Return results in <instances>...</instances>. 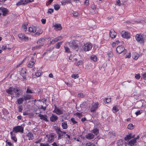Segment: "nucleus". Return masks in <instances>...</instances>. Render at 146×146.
Segmentation results:
<instances>
[{"label": "nucleus", "mask_w": 146, "mask_h": 146, "mask_svg": "<svg viewBox=\"0 0 146 146\" xmlns=\"http://www.w3.org/2000/svg\"><path fill=\"white\" fill-rule=\"evenodd\" d=\"M135 77V78L137 79H139L140 78V74H136Z\"/></svg>", "instance_id": "obj_60"}, {"label": "nucleus", "mask_w": 146, "mask_h": 146, "mask_svg": "<svg viewBox=\"0 0 146 146\" xmlns=\"http://www.w3.org/2000/svg\"><path fill=\"white\" fill-rule=\"evenodd\" d=\"M54 11V10L53 9L50 8L48 9V11L47 12V13H48L51 14L53 13Z\"/></svg>", "instance_id": "obj_49"}, {"label": "nucleus", "mask_w": 146, "mask_h": 146, "mask_svg": "<svg viewBox=\"0 0 146 146\" xmlns=\"http://www.w3.org/2000/svg\"><path fill=\"white\" fill-rule=\"evenodd\" d=\"M41 74L40 72H37L35 73V75L37 77H39L41 75Z\"/></svg>", "instance_id": "obj_54"}, {"label": "nucleus", "mask_w": 146, "mask_h": 146, "mask_svg": "<svg viewBox=\"0 0 146 146\" xmlns=\"http://www.w3.org/2000/svg\"><path fill=\"white\" fill-rule=\"evenodd\" d=\"M122 36L125 38L129 39L130 38V35L128 32L125 31H122V33H121Z\"/></svg>", "instance_id": "obj_10"}, {"label": "nucleus", "mask_w": 146, "mask_h": 146, "mask_svg": "<svg viewBox=\"0 0 146 146\" xmlns=\"http://www.w3.org/2000/svg\"><path fill=\"white\" fill-rule=\"evenodd\" d=\"M72 14L73 15L74 17H77L78 15V13L76 12V11H73L72 13Z\"/></svg>", "instance_id": "obj_56"}, {"label": "nucleus", "mask_w": 146, "mask_h": 146, "mask_svg": "<svg viewBox=\"0 0 146 146\" xmlns=\"http://www.w3.org/2000/svg\"><path fill=\"white\" fill-rule=\"evenodd\" d=\"M117 143L118 145H119L122 144H123V141L122 139H120L117 142Z\"/></svg>", "instance_id": "obj_46"}, {"label": "nucleus", "mask_w": 146, "mask_h": 146, "mask_svg": "<svg viewBox=\"0 0 146 146\" xmlns=\"http://www.w3.org/2000/svg\"><path fill=\"white\" fill-rule=\"evenodd\" d=\"M137 41L139 42L141 44H143L144 43L143 36L141 35L137 34L135 36Z\"/></svg>", "instance_id": "obj_6"}, {"label": "nucleus", "mask_w": 146, "mask_h": 146, "mask_svg": "<svg viewBox=\"0 0 146 146\" xmlns=\"http://www.w3.org/2000/svg\"><path fill=\"white\" fill-rule=\"evenodd\" d=\"M48 138V141L50 143H52L54 141V139L57 137L56 135L54 133H51L46 135Z\"/></svg>", "instance_id": "obj_3"}, {"label": "nucleus", "mask_w": 146, "mask_h": 146, "mask_svg": "<svg viewBox=\"0 0 146 146\" xmlns=\"http://www.w3.org/2000/svg\"><path fill=\"white\" fill-rule=\"evenodd\" d=\"M76 115H77L79 116V117H82V114L81 113H79V112H77L76 113Z\"/></svg>", "instance_id": "obj_57"}, {"label": "nucleus", "mask_w": 146, "mask_h": 146, "mask_svg": "<svg viewBox=\"0 0 146 146\" xmlns=\"http://www.w3.org/2000/svg\"><path fill=\"white\" fill-rule=\"evenodd\" d=\"M63 41L60 42L56 44V48L57 49L59 48L60 46L63 43Z\"/></svg>", "instance_id": "obj_31"}, {"label": "nucleus", "mask_w": 146, "mask_h": 146, "mask_svg": "<svg viewBox=\"0 0 146 146\" xmlns=\"http://www.w3.org/2000/svg\"><path fill=\"white\" fill-rule=\"evenodd\" d=\"M64 48L65 50V52H66L69 53L71 52L69 48H68V47L65 46H64Z\"/></svg>", "instance_id": "obj_37"}, {"label": "nucleus", "mask_w": 146, "mask_h": 146, "mask_svg": "<svg viewBox=\"0 0 146 146\" xmlns=\"http://www.w3.org/2000/svg\"><path fill=\"white\" fill-rule=\"evenodd\" d=\"M88 105L87 103L86 102H84L82 104H80V107L81 108H85Z\"/></svg>", "instance_id": "obj_34"}, {"label": "nucleus", "mask_w": 146, "mask_h": 146, "mask_svg": "<svg viewBox=\"0 0 146 146\" xmlns=\"http://www.w3.org/2000/svg\"><path fill=\"white\" fill-rule=\"evenodd\" d=\"M92 133H94L96 135H98L99 133V130L96 128L91 131Z\"/></svg>", "instance_id": "obj_22"}, {"label": "nucleus", "mask_w": 146, "mask_h": 146, "mask_svg": "<svg viewBox=\"0 0 146 146\" xmlns=\"http://www.w3.org/2000/svg\"><path fill=\"white\" fill-rule=\"evenodd\" d=\"M26 92L27 93H33V92L31 90L27 88V90Z\"/></svg>", "instance_id": "obj_59"}, {"label": "nucleus", "mask_w": 146, "mask_h": 146, "mask_svg": "<svg viewBox=\"0 0 146 146\" xmlns=\"http://www.w3.org/2000/svg\"><path fill=\"white\" fill-rule=\"evenodd\" d=\"M86 137L88 139H91L94 137V135L92 133H89L86 135Z\"/></svg>", "instance_id": "obj_18"}, {"label": "nucleus", "mask_w": 146, "mask_h": 146, "mask_svg": "<svg viewBox=\"0 0 146 146\" xmlns=\"http://www.w3.org/2000/svg\"><path fill=\"white\" fill-rule=\"evenodd\" d=\"M27 135L28 137H29V140L32 139L33 138V134L31 132L28 133Z\"/></svg>", "instance_id": "obj_25"}, {"label": "nucleus", "mask_w": 146, "mask_h": 146, "mask_svg": "<svg viewBox=\"0 0 146 146\" xmlns=\"http://www.w3.org/2000/svg\"><path fill=\"white\" fill-rule=\"evenodd\" d=\"M54 9L56 11L58 10L60 8V6L58 4H54Z\"/></svg>", "instance_id": "obj_33"}, {"label": "nucleus", "mask_w": 146, "mask_h": 146, "mask_svg": "<svg viewBox=\"0 0 146 146\" xmlns=\"http://www.w3.org/2000/svg\"><path fill=\"white\" fill-rule=\"evenodd\" d=\"M127 128L128 129H133V125L131 123L129 124L127 126Z\"/></svg>", "instance_id": "obj_39"}, {"label": "nucleus", "mask_w": 146, "mask_h": 146, "mask_svg": "<svg viewBox=\"0 0 146 146\" xmlns=\"http://www.w3.org/2000/svg\"><path fill=\"white\" fill-rule=\"evenodd\" d=\"M116 51L119 54L123 52L124 54H125L127 52L126 50L125 49L124 47L122 45L118 46L116 48Z\"/></svg>", "instance_id": "obj_5"}, {"label": "nucleus", "mask_w": 146, "mask_h": 146, "mask_svg": "<svg viewBox=\"0 0 146 146\" xmlns=\"http://www.w3.org/2000/svg\"><path fill=\"white\" fill-rule=\"evenodd\" d=\"M86 146H95L94 144L91 142H89L86 144Z\"/></svg>", "instance_id": "obj_42"}, {"label": "nucleus", "mask_w": 146, "mask_h": 146, "mask_svg": "<svg viewBox=\"0 0 146 146\" xmlns=\"http://www.w3.org/2000/svg\"><path fill=\"white\" fill-rule=\"evenodd\" d=\"M18 110L19 112H21L23 110L22 106L20 105L18 107Z\"/></svg>", "instance_id": "obj_48"}, {"label": "nucleus", "mask_w": 146, "mask_h": 146, "mask_svg": "<svg viewBox=\"0 0 146 146\" xmlns=\"http://www.w3.org/2000/svg\"><path fill=\"white\" fill-rule=\"evenodd\" d=\"M24 131L23 127L20 126H17L14 127L13 129L12 132H15V133L20 132L23 133Z\"/></svg>", "instance_id": "obj_4"}, {"label": "nucleus", "mask_w": 146, "mask_h": 146, "mask_svg": "<svg viewBox=\"0 0 146 146\" xmlns=\"http://www.w3.org/2000/svg\"><path fill=\"white\" fill-rule=\"evenodd\" d=\"M7 92L9 94L13 95L15 93V95L17 97H19L21 95V92L18 87L14 88L10 87L6 90Z\"/></svg>", "instance_id": "obj_1"}, {"label": "nucleus", "mask_w": 146, "mask_h": 146, "mask_svg": "<svg viewBox=\"0 0 146 146\" xmlns=\"http://www.w3.org/2000/svg\"><path fill=\"white\" fill-rule=\"evenodd\" d=\"M53 26L55 27V29H58V30H60L62 29V27L61 25L60 24L55 23L54 25V24L53 23Z\"/></svg>", "instance_id": "obj_17"}, {"label": "nucleus", "mask_w": 146, "mask_h": 146, "mask_svg": "<svg viewBox=\"0 0 146 146\" xmlns=\"http://www.w3.org/2000/svg\"><path fill=\"white\" fill-rule=\"evenodd\" d=\"M69 46L73 50H78V41L76 40H73L68 43Z\"/></svg>", "instance_id": "obj_2"}, {"label": "nucleus", "mask_w": 146, "mask_h": 146, "mask_svg": "<svg viewBox=\"0 0 146 146\" xmlns=\"http://www.w3.org/2000/svg\"><path fill=\"white\" fill-rule=\"evenodd\" d=\"M24 100V99L23 98H20L17 100V102L18 104H21L23 103Z\"/></svg>", "instance_id": "obj_26"}, {"label": "nucleus", "mask_w": 146, "mask_h": 146, "mask_svg": "<svg viewBox=\"0 0 146 146\" xmlns=\"http://www.w3.org/2000/svg\"><path fill=\"white\" fill-rule=\"evenodd\" d=\"M27 70L25 68H22L21 72V74L22 75H25L26 73Z\"/></svg>", "instance_id": "obj_29"}, {"label": "nucleus", "mask_w": 146, "mask_h": 146, "mask_svg": "<svg viewBox=\"0 0 146 146\" xmlns=\"http://www.w3.org/2000/svg\"><path fill=\"white\" fill-rule=\"evenodd\" d=\"M43 45V44H40L38 46H36L33 47L32 48V49L33 50H35L37 49H39L40 48V47L42 46Z\"/></svg>", "instance_id": "obj_35"}, {"label": "nucleus", "mask_w": 146, "mask_h": 146, "mask_svg": "<svg viewBox=\"0 0 146 146\" xmlns=\"http://www.w3.org/2000/svg\"><path fill=\"white\" fill-rule=\"evenodd\" d=\"M62 128L64 129H66L68 128L67 123L65 122L62 123Z\"/></svg>", "instance_id": "obj_27"}, {"label": "nucleus", "mask_w": 146, "mask_h": 146, "mask_svg": "<svg viewBox=\"0 0 146 146\" xmlns=\"http://www.w3.org/2000/svg\"><path fill=\"white\" fill-rule=\"evenodd\" d=\"M71 77L73 78L76 79L78 78L79 76L78 74H73L72 75Z\"/></svg>", "instance_id": "obj_44"}, {"label": "nucleus", "mask_w": 146, "mask_h": 146, "mask_svg": "<svg viewBox=\"0 0 146 146\" xmlns=\"http://www.w3.org/2000/svg\"><path fill=\"white\" fill-rule=\"evenodd\" d=\"M0 11L2 12V15L4 16L8 14L9 13V11L7 9L3 7H0Z\"/></svg>", "instance_id": "obj_8"}, {"label": "nucleus", "mask_w": 146, "mask_h": 146, "mask_svg": "<svg viewBox=\"0 0 146 146\" xmlns=\"http://www.w3.org/2000/svg\"><path fill=\"white\" fill-rule=\"evenodd\" d=\"M42 23L43 24H45L46 22V19H42L41 20Z\"/></svg>", "instance_id": "obj_64"}, {"label": "nucleus", "mask_w": 146, "mask_h": 146, "mask_svg": "<svg viewBox=\"0 0 146 146\" xmlns=\"http://www.w3.org/2000/svg\"><path fill=\"white\" fill-rule=\"evenodd\" d=\"M131 134L127 135L126 137H125V139L126 141H128L131 139Z\"/></svg>", "instance_id": "obj_38"}, {"label": "nucleus", "mask_w": 146, "mask_h": 146, "mask_svg": "<svg viewBox=\"0 0 146 146\" xmlns=\"http://www.w3.org/2000/svg\"><path fill=\"white\" fill-rule=\"evenodd\" d=\"M109 134L111 137H115V133L113 131H110L109 132Z\"/></svg>", "instance_id": "obj_36"}, {"label": "nucleus", "mask_w": 146, "mask_h": 146, "mask_svg": "<svg viewBox=\"0 0 146 146\" xmlns=\"http://www.w3.org/2000/svg\"><path fill=\"white\" fill-rule=\"evenodd\" d=\"M38 116L40 117L41 119L45 121L48 122V120L47 119V115H43L41 114H39Z\"/></svg>", "instance_id": "obj_15"}, {"label": "nucleus", "mask_w": 146, "mask_h": 146, "mask_svg": "<svg viewBox=\"0 0 146 146\" xmlns=\"http://www.w3.org/2000/svg\"><path fill=\"white\" fill-rule=\"evenodd\" d=\"M32 96L29 94H26L24 96V99L25 100H30L31 99Z\"/></svg>", "instance_id": "obj_23"}, {"label": "nucleus", "mask_w": 146, "mask_h": 146, "mask_svg": "<svg viewBox=\"0 0 146 146\" xmlns=\"http://www.w3.org/2000/svg\"><path fill=\"white\" fill-rule=\"evenodd\" d=\"M108 55L109 57H111L113 56V53L112 52L110 51L108 53Z\"/></svg>", "instance_id": "obj_50"}, {"label": "nucleus", "mask_w": 146, "mask_h": 146, "mask_svg": "<svg viewBox=\"0 0 146 146\" xmlns=\"http://www.w3.org/2000/svg\"><path fill=\"white\" fill-rule=\"evenodd\" d=\"M40 146H49V145L48 144H45L43 143H41Z\"/></svg>", "instance_id": "obj_62"}, {"label": "nucleus", "mask_w": 146, "mask_h": 146, "mask_svg": "<svg viewBox=\"0 0 146 146\" xmlns=\"http://www.w3.org/2000/svg\"><path fill=\"white\" fill-rule=\"evenodd\" d=\"M105 100H106V102L107 103H108L110 102H111V98H106Z\"/></svg>", "instance_id": "obj_58"}, {"label": "nucleus", "mask_w": 146, "mask_h": 146, "mask_svg": "<svg viewBox=\"0 0 146 146\" xmlns=\"http://www.w3.org/2000/svg\"><path fill=\"white\" fill-rule=\"evenodd\" d=\"M136 142V141L135 139H133L130 141L129 142L128 145L130 146H132L135 145V143Z\"/></svg>", "instance_id": "obj_19"}, {"label": "nucleus", "mask_w": 146, "mask_h": 146, "mask_svg": "<svg viewBox=\"0 0 146 146\" xmlns=\"http://www.w3.org/2000/svg\"><path fill=\"white\" fill-rule=\"evenodd\" d=\"M53 112L56 113L58 115L62 114L63 113V111L62 110L57 108L55 106V109L53 111Z\"/></svg>", "instance_id": "obj_11"}, {"label": "nucleus", "mask_w": 146, "mask_h": 146, "mask_svg": "<svg viewBox=\"0 0 146 146\" xmlns=\"http://www.w3.org/2000/svg\"><path fill=\"white\" fill-rule=\"evenodd\" d=\"M44 39L43 38H40L37 41V43L38 44H40L41 42H43L44 41Z\"/></svg>", "instance_id": "obj_40"}, {"label": "nucleus", "mask_w": 146, "mask_h": 146, "mask_svg": "<svg viewBox=\"0 0 146 146\" xmlns=\"http://www.w3.org/2000/svg\"><path fill=\"white\" fill-rule=\"evenodd\" d=\"M82 62L81 60L79 61L78 62H76V65L77 66H78L79 65H81L82 64Z\"/></svg>", "instance_id": "obj_51"}, {"label": "nucleus", "mask_w": 146, "mask_h": 146, "mask_svg": "<svg viewBox=\"0 0 146 146\" xmlns=\"http://www.w3.org/2000/svg\"><path fill=\"white\" fill-rule=\"evenodd\" d=\"M58 41V39H57V37L56 38L54 39L53 40H52L51 41H50V43H52V44H54L56 42Z\"/></svg>", "instance_id": "obj_41"}, {"label": "nucleus", "mask_w": 146, "mask_h": 146, "mask_svg": "<svg viewBox=\"0 0 146 146\" xmlns=\"http://www.w3.org/2000/svg\"><path fill=\"white\" fill-rule=\"evenodd\" d=\"M35 63L33 61H30L28 65V67L30 68L32 67Z\"/></svg>", "instance_id": "obj_30"}, {"label": "nucleus", "mask_w": 146, "mask_h": 146, "mask_svg": "<svg viewBox=\"0 0 146 146\" xmlns=\"http://www.w3.org/2000/svg\"><path fill=\"white\" fill-rule=\"evenodd\" d=\"M43 32V31L42 30H40L39 31L37 32L35 34V35L37 36H39Z\"/></svg>", "instance_id": "obj_43"}, {"label": "nucleus", "mask_w": 146, "mask_h": 146, "mask_svg": "<svg viewBox=\"0 0 146 146\" xmlns=\"http://www.w3.org/2000/svg\"><path fill=\"white\" fill-rule=\"evenodd\" d=\"M21 5H23V4H22V2H21V0H20L16 3V5L17 6H18Z\"/></svg>", "instance_id": "obj_55"}, {"label": "nucleus", "mask_w": 146, "mask_h": 146, "mask_svg": "<svg viewBox=\"0 0 146 146\" xmlns=\"http://www.w3.org/2000/svg\"><path fill=\"white\" fill-rule=\"evenodd\" d=\"M90 59L94 62H96L97 60V57L94 55H92L91 56Z\"/></svg>", "instance_id": "obj_32"}, {"label": "nucleus", "mask_w": 146, "mask_h": 146, "mask_svg": "<svg viewBox=\"0 0 146 146\" xmlns=\"http://www.w3.org/2000/svg\"><path fill=\"white\" fill-rule=\"evenodd\" d=\"M23 5H26L27 3L32 2L34 1V0H21Z\"/></svg>", "instance_id": "obj_20"}, {"label": "nucleus", "mask_w": 146, "mask_h": 146, "mask_svg": "<svg viewBox=\"0 0 146 146\" xmlns=\"http://www.w3.org/2000/svg\"><path fill=\"white\" fill-rule=\"evenodd\" d=\"M78 96L79 97L83 98L84 96V95L83 93H80L78 94Z\"/></svg>", "instance_id": "obj_52"}, {"label": "nucleus", "mask_w": 146, "mask_h": 146, "mask_svg": "<svg viewBox=\"0 0 146 146\" xmlns=\"http://www.w3.org/2000/svg\"><path fill=\"white\" fill-rule=\"evenodd\" d=\"M92 45L91 43L84 44L82 48L85 51H89L92 48Z\"/></svg>", "instance_id": "obj_7"}, {"label": "nucleus", "mask_w": 146, "mask_h": 146, "mask_svg": "<svg viewBox=\"0 0 146 146\" xmlns=\"http://www.w3.org/2000/svg\"><path fill=\"white\" fill-rule=\"evenodd\" d=\"M117 35V33L113 29H111L110 31V36L111 37L112 39L114 38Z\"/></svg>", "instance_id": "obj_12"}, {"label": "nucleus", "mask_w": 146, "mask_h": 146, "mask_svg": "<svg viewBox=\"0 0 146 146\" xmlns=\"http://www.w3.org/2000/svg\"><path fill=\"white\" fill-rule=\"evenodd\" d=\"M29 31L30 32L35 33L36 32V30L35 29V27L34 28L30 27L29 28Z\"/></svg>", "instance_id": "obj_28"}, {"label": "nucleus", "mask_w": 146, "mask_h": 146, "mask_svg": "<svg viewBox=\"0 0 146 146\" xmlns=\"http://www.w3.org/2000/svg\"><path fill=\"white\" fill-rule=\"evenodd\" d=\"M58 119L57 116L53 114H52V116L50 117V120L52 122L56 121Z\"/></svg>", "instance_id": "obj_14"}, {"label": "nucleus", "mask_w": 146, "mask_h": 146, "mask_svg": "<svg viewBox=\"0 0 146 146\" xmlns=\"http://www.w3.org/2000/svg\"><path fill=\"white\" fill-rule=\"evenodd\" d=\"M71 0H63L61 3L62 5H65L67 4L71 3Z\"/></svg>", "instance_id": "obj_21"}, {"label": "nucleus", "mask_w": 146, "mask_h": 146, "mask_svg": "<svg viewBox=\"0 0 146 146\" xmlns=\"http://www.w3.org/2000/svg\"><path fill=\"white\" fill-rule=\"evenodd\" d=\"M99 105V103L98 102H96L95 103L92 105L91 107L90 111L91 112H94L98 108Z\"/></svg>", "instance_id": "obj_9"}, {"label": "nucleus", "mask_w": 146, "mask_h": 146, "mask_svg": "<svg viewBox=\"0 0 146 146\" xmlns=\"http://www.w3.org/2000/svg\"><path fill=\"white\" fill-rule=\"evenodd\" d=\"M144 102L143 100H142L141 101H139L137 103V105L138 106V108H140L143 106V102Z\"/></svg>", "instance_id": "obj_24"}, {"label": "nucleus", "mask_w": 146, "mask_h": 146, "mask_svg": "<svg viewBox=\"0 0 146 146\" xmlns=\"http://www.w3.org/2000/svg\"><path fill=\"white\" fill-rule=\"evenodd\" d=\"M58 134V139H60L62 138V137L63 136V135L62 133H60Z\"/></svg>", "instance_id": "obj_47"}, {"label": "nucleus", "mask_w": 146, "mask_h": 146, "mask_svg": "<svg viewBox=\"0 0 146 146\" xmlns=\"http://www.w3.org/2000/svg\"><path fill=\"white\" fill-rule=\"evenodd\" d=\"M10 134L11 136V139L13 140L15 142H17V139L16 137L15 134L13 133L12 131H11Z\"/></svg>", "instance_id": "obj_16"}, {"label": "nucleus", "mask_w": 146, "mask_h": 146, "mask_svg": "<svg viewBox=\"0 0 146 146\" xmlns=\"http://www.w3.org/2000/svg\"><path fill=\"white\" fill-rule=\"evenodd\" d=\"M70 120L73 124H74L77 123V122L75 120L74 118H72Z\"/></svg>", "instance_id": "obj_45"}, {"label": "nucleus", "mask_w": 146, "mask_h": 146, "mask_svg": "<svg viewBox=\"0 0 146 146\" xmlns=\"http://www.w3.org/2000/svg\"><path fill=\"white\" fill-rule=\"evenodd\" d=\"M113 110L115 111V112H117L118 111V110L117 109L116 106H114L113 108Z\"/></svg>", "instance_id": "obj_53"}, {"label": "nucleus", "mask_w": 146, "mask_h": 146, "mask_svg": "<svg viewBox=\"0 0 146 146\" xmlns=\"http://www.w3.org/2000/svg\"><path fill=\"white\" fill-rule=\"evenodd\" d=\"M18 36L19 38L22 40H29L28 37L25 36L24 34H19Z\"/></svg>", "instance_id": "obj_13"}, {"label": "nucleus", "mask_w": 146, "mask_h": 146, "mask_svg": "<svg viewBox=\"0 0 146 146\" xmlns=\"http://www.w3.org/2000/svg\"><path fill=\"white\" fill-rule=\"evenodd\" d=\"M56 131L57 134H59V133H60L61 132V131L60 130V128H58Z\"/></svg>", "instance_id": "obj_61"}, {"label": "nucleus", "mask_w": 146, "mask_h": 146, "mask_svg": "<svg viewBox=\"0 0 146 146\" xmlns=\"http://www.w3.org/2000/svg\"><path fill=\"white\" fill-rule=\"evenodd\" d=\"M29 114V113L27 111H26L23 112V115H28Z\"/></svg>", "instance_id": "obj_63"}]
</instances>
